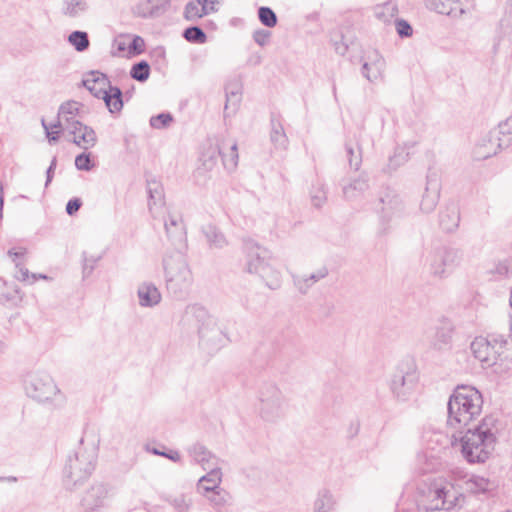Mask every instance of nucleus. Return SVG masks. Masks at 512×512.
Wrapping results in <instances>:
<instances>
[{"instance_id": "nucleus-23", "label": "nucleus", "mask_w": 512, "mask_h": 512, "mask_svg": "<svg viewBox=\"0 0 512 512\" xmlns=\"http://www.w3.org/2000/svg\"><path fill=\"white\" fill-rule=\"evenodd\" d=\"M167 236L173 244L182 246L186 240V232L183 220L179 215L169 214L164 223Z\"/></svg>"}, {"instance_id": "nucleus-16", "label": "nucleus", "mask_w": 512, "mask_h": 512, "mask_svg": "<svg viewBox=\"0 0 512 512\" xmlns=\"http://www.w3.org/2000/svg\"><path fill=\"white\" fill-rule=\"evenodd\" d=\"M385 68V59L379 54L378 51L373 50L368 52L365 56L361 72L369 82L373 83L384 78Z\"/></svg>"}, {"instance_id": "nucleus-8", "label": "nucleus", "mask_w": 512, "mask_h": 512, "mask_svg": "<svg viewBox=\"0 0 512 512\" xmlns=\"http://www.w3.org/2000/svg\"><path fill=\"white\" fill-rule=\"evenodd\" d=\"M83 85L96 98L103 99L111 113L123 108L122 91L110 84L108 77L98 71H91L83 80Z\"/></svg>"}, {"instance_id": "nucleus-54", "label": "nucleus", "mask_w": 512, "mask_h": 512, "mask_svg": "<svg viewBox=\"0 0 512 512\" xmlns=\"http://www.w3.org/2000/svg\"><path fill=\"white\" fill-rule=\"evenodd\" d=\"M501 28L504 33L512 35V4L506 9L505 16L501 20Z\"/></svg>"}, {"instance_id": "nucleus-64", "label": "nucleus", "mask_w": 512, "mask_h": 512, "mask_svg": "<svg viewBox=\"0 0 512 512\" xmlns=\"http://www.w3.org/2000/svg\"><path fill=\"white\" fill-rule=\"evenodd\" d=\"M3 205H4V200H3V189L2 187H0V220L2 219L3 217Z\"/></svg>"}, {"instance_id": "nucleus-21", "label": "nucleus", "mask_w": 512, "mask_h": 512, "mask_svg": "<svg viewBox=\"0 0 512 512\" xmlns=\"http://www.w3.org/2000/svg\"><path fill=\"white\" fill-rule=\"evenodd\" d=\"M218 0H195L190 1L184 8V18L187 21H196L205 15L215 12V5Z\"/></svg>"}, {"instance_id": "nucleus-4", "label": "nucleus", "mask_w": 512, "mask_h": 512, "mask_svg": "<svg viewBox=\"0 0 512 512\" xmlns=\"http://www.w3.org/2000/svg\"><path fill=\"white\" fill-rule=\"evenodd\" d=\"M418 490V505L426 511L450 510L456 505L454 489L441 479L428 477Z\"/></svg>"}, {"instance_id": "nucleus-34", "label": "nucleus", "mask_w": 512, "mask_h": 512, "mask_svg": "<svg viewBox=\"0 0 512 512\" xmlns=\"http://www.w3.org/2000/svg\"><path fill=\"white\" fill-rule=\"evenodd\" d=\"M459 3L456 0H429L428 7L435 12L443 15H452L455 11L459 10L462 14L463 9H459Z\"/></svg>"}, {"instance_id": "nucleus-62", "label": "nucleus", "mask_w": 512, "mask_h": 512, "mask_svg": "<svg viewBox=\"0 0 512 512\" xmlns=\"http://www.w3.org/2000/svg\"><path fill=\"white\" fill-rule=\"evenodd\" d=\"M175 505L177 506V508L179 509V511L183 512L185 510H187L189 508V504H187L185 502V499L184 498H181V499H176L175 500Z\"/></svg>"}, {"instance_id": "nucleus-31", "label": "nucleus", "mask_w": 512, "mask_h": 512, "mask_svg": "<svg viewBox=\"0 0 512 512\" xmlns=\"http://www.w3.org/2000/svg\"><path fill=\"white\" fill-rule=\"evenodd\" d=\"M207 474L202 476L198 481V490H202L203 493H208L210 490L220 488L222 481V471L219 466L210 468L207 470Z\"/></svg>"}, {"instance_id": "nucleus-45", "label": "nucleus", "mask_w": 512, "mask_h": 512, "mask_svg": "<svg viewBox=\"0 0 512 512\" xmlns=\"http://www.w3.org/2000/svg\"><path fill=\"white\" fill-rule=\"evenodd\" d=\"M148 193L150 197L149 207L150 210L152 209V204L157 205L158 203L161 204L163 202V190L160 184L156 181H150L148 182Z\"/></svg>"}, {"instance_id": "nucleus-41", "label": "nucleus", "mask_w": 512, "mask_h": 512, "mask_svg": "<svg viewBox=\"0 0 512 512\" xmlns=\"http://www.w3.org/2000/svg\"><path fill=\"white\" fill-rule=\"evenodd\" d=\"M375 14L378 19L388 22L398 14V7L394 2H386L376 8Z\"/></svg>"}, {"instance_id": "nucleus-26", "label": "nucleus", "mask_w": 512, "mask_h": 512, "mask_svg": "<svg viewBox=\"0 0 512 512\" xmlns=\"http://www.w3.org/2000/svg\"><path fill=\"white\" fill-rule=\"evenodd\" d=\"M368 188V176L362 173L350 183L343 186V196L346 200L353 201L361 197Z\"/></svg>"}, {"instance_id": "nucleus-15", "label": "nucleus", "mask_w": 512, "mask_h": 512, "mask_svg": "<svg viewBox=\"0 0 512 512\" xmlns=\"http://www.w3.org/2000/svg\"><path fill=\"white\" fill-rule=\"evenodd\" d=\"M228 150L225 151L224 143L221 146H218L217 149H214L211 154H203V157H207V159L203 160V165L206 169H212L216 164L217 157L216 152L222 156V161L227 170H234L238 164V149L237 143L232 142L228 145Z\"/></svg>"}, {"instance_id": "nucleus-50", "label": "nucleus", "mask_w": 512, "mask_h": 512, "mask_svg": "<svg viewBox=\"0 0 512 512\" xmlns=\"http://www.w3.org/2000/svg\"><path fill=\"white\" fill-rule=\"evenodd\" d=\"M470 489L475 492H485L489 490L490 482L483 477H474L469 481Z\"/></svg>"}, {"instance_id": "nucleus-60", "label": "nucleus", "mask_w": 512, "mask_h": 512, "mask_svg": "<svg viewBox=\"0 0 512 512\" xmlns=\"http://www.w3.org/2000/svg\"><path fill=\"white\" fill-rule=\"evenodd\" d=\"M56 163H57V159H56V157H54L51 161L50 166L47 169V172H46V184H45L46 186H48V184L51 182V180L53 178V173L56 168Z\"/></svg>"}, {"instance_id": "nucleus-43", "label": "nucleus", "mask_w": 512, "mask_h": 512, "mask_svg": "<svg viewBox=\"0 0 512 512\" xmlns=\"http://www.w3.org/2000/svg\"><path fill=\"white\" fill-rule=\"evenodd\" d=\"M150 66L146 61H140L132 66L130 76L140 82H144L149 78Z\"/></svg>"}, {"instance_id": "nucleus-29", "label": "nucleus", "mask_w": 512, "mask_h": 512, "mask_svg": "<svg viewBox=\"0 0 512 512\" xmlns=\"http://www.w3.org/2000/svg\"><path fill=\"white\" fill-rule=\"evenodd\" d=\"M328 274L326 268H322L315 273L310 275H293V283L298 291L302 294H306L308 290L319 280L325 278Z\"/></svg>"}, {"instance_id": "nucleus-13", "label": "nucleus", "mask_w": 512, "mask_h": 512, "mask_svg": "<svg viewBox=\"0 0 512 512\" xmlns=\"http://www.w3.org/2000/svg\"><path fill=\"white\" fill-rule=\"evenodd\" d=\"M511 140L512 115L499 124L497 132L489 133V142L491 143V148L484 153H482L481 150L478 151V156L481 158H489L491 156H494L503 148L508 147Z\"/></svg>"}, {"instance_id": "nucleus-12", "label": "nucleus", "mask_w": 512, "mask_h": 512, "mask_svg": "<svg viewBox=\"0 0 512 512\" xmlns=\"http://www.w3.org/2000/svg\"><path fill=\"white\" fill-rule=\"evenodd\" d=\"M112 496L111 487L103 483H95L83 495L81 506L85 512H96L104 508Z\"/></svg>"}, {"instance_id": "nucleus-3", "label": "nucleus", "mask_w": 512, "mask_h": 512, "mask_svg": "<svg viewBox=\"0 0 512 512\" xmlns=\"http://www.w3.org/2000/svg\"><path fill=\"white\" fill-rule=\"evenodd\" d=\"M507 346V339L503 335L491 334L487 337H476L470 344V350L482 368H490L494 373L501 375L512 368V360L506 355Z\"/></svg>"}, {"instance_id": "nucleus-2", "label": "nucleus", "mask_w": 512, "mask_h": 512, "mask_svg": "<svg viewBox=\"0 0 512 512\" xmlns=\"http://www.w3.org/2000/svg\"><path fill=\"white\" fill-rule=\"evenodd\" d=\"M447 406L448 425L455 429H462L480 416L483 398L476 388L461 385L455 388Z\"/></svg>"}, {"instance_id": "nucleus-49", "label": "nucleus", "mask_w": 512, "mask_h": 512, "mask_svg": "<svg viewBox=\"0 0 512 512\" xmlns=\"http://www.w3.org/2000/svg\"><path fill=\"white\" fill-rule=\"evenodd\" d=\"M75 166L81 171H90L94 167V163L90 158V153H81L75 158Z\"/></svg>"}, {"instance_id": "nucleus-40", "label": "nucleus", "mask_w": 512, "mask_h": 512, "mask_svg": "<svg viewBox=\"0 0 512 512\" xmlns=\"http://www.w3.org/2000/svg\"><path fill=\"white\" fill-rule=\"evenodd\" d=\"M69 43L78 51L83 52L89 47L88 34L83 31H74L68 37Z\"/></svg>"}, {"instance_id": "nucleus-27", "label": "nucleus", "mask_w": 512, "mask_h": 512, "mask_svg": "<svg viewBox=\"0 0 512 512\" xmlns=\"http://www.w3.org/2000/svg\"><path fill=\"white\" fill-rule=\"evenodd\" d=\"M460 223V212L456 205L446 206L439 215V225L445 232L455 231Z\"/></svg>"}, {"instance_id": "nucleus-51", "label": "nucleus", "mask_w": 512, "mask_h": 512, "mask_svg": "<svg viewBox=\"0 0 512 512\" xmlns=\"http://www.w3.org/2000/svg\"><path fill=\"white\" fill-rule=\"evenodd\" d=\"M395 27L400 37H410L413 33L411 25L404 19H397L395 21Z\"/></svg>"}, {"instance_id": "nucleus-11", "label": "nucleus", "mask_w": 512, "mask_h": 512, "mask_svg": "<svg viewBox=\"0 0 512 512\" xmlns=\"http://www.w3.org/2000/svg\"><path fill=\"white\" fill-rule=\"evenodd\" d=\"M461 260V252L449 247L436 248L426 258L431 274L436 277H444L447 272L457 267Z\"/></svg>"}, {"instance_id": "nucleus-10", "label": "nucleus", "mask_w": 512, "mask_h": 512, "mask_svg": "<svg viewBox=\"0 0 512 512\" xmlns=\"http://www.w3.org/2000/svg\"><path fill=\"white\" fill-rule=\"evenodd\" d=\"M259 401V416L266 422H276L287 413V400L282 391L275 385L264 387L260 392Z\"/></svg>"}, {"instance_id": "nucleus-58", "label": "nucleus", "mask_w": 512, "mask_h": 512, "mask_svg": "<svg viewBox=\"0 0 512 512\" xmlns=\"http://www.w3.org/2000/svg\"><path fill=\"white\" fill-rule=\"evenodd\" d=\"M82 205V202L78 198H74L68 201L66 205V212L68 215H73L76 213Z\"/></svg>"}, {"instance_id": "nucleus-17", "label": "nucleus", "mask_w": 512, "mask_h": 512, "mask_svg": "<svg viewBox=\"0 0 512 512\" xmlns=\"http://www.w3.org/2000/svg\"><path fill=\"white\" fill-rule=\"evenodd\" d=\"M70 136L71 141L78 147L88 150L97 143V136L93 128L83 124L81 121L64 129Z\"/></svg>"}, {"instance_id": "nucleus-33", "label": "nucleus", "mask_w": 512, "mask_h": 512, "mask_svg": "<svg viewBox=\"0 0 512 512\" xmlns=\"http://www.w3.org/2000/svg\"><path fill=\"white\" fill-rule=\"evenodd\" d=\"M336 500L333 494L326 489L319 491L314 502V512H334Z\"/></svg>"}, {"instance_id": "nucleus-22", "label": "nucleus", "mask_w": 512, "mask_h": 512, "mask_svg": "<svg viewBox=\"0 0 512 512\" xmlns=\"http://www.w3.org/2000/svg\"><path fill=\"white\" fill-rule=\"evenodd\" d=\"M187 451L193 461L201 465L203 470H208L213 468V466L216 467L220 465V459L200 443L191 445Z\"/></svg>"}, {"instance_id": "nucleus-37", "label": "nucleus", "mask_w": 512, "mask_h": 512, "mask_svg": "<svg viewBox=\"0 0 512 512\" xmlns=\"http://www.w3.org/2000/svg\"><path fill=\"white\" fill-rule=\"evenodd\" d=\"M203 232L210 247L223 248L227 244L225 236L215 226L207 225Z\"/></svg>"}, {"instance_id": "nucleus-1", "label": "nucleus", "mask_w": 512, "mask_h": 512, "mask_svg": "<svg viewBox=\"0 0 512 512\" xmlns=\"http://www.w3.org/2000/svg\"><path fill=\"white\" fill-rule=\"evenodd\" d=\"M498 432L497 420L487 416L460 438L462 456L469 463H484L495 449Z\"/></svg>"}, {"instance_id": "nucleus-18", "label": "nucleus", "mask_w": 512, "mask_h": 512, "mask_svg": "<svg viewBox=\"0 0 512 512\" xmlns=\"http://www.w3.org/2000/svg\"><path fill=\"white\" fill-rule=\"evenodd\" d=\"M170 0H143L135 7V13L142 18H158L169 11Z\"/></svg>"}, {"instance_id": "nucleus-35", "label": "nucleus", "mask_w": 512, "mask_h": 512, "mask_svg": "<svg viewBox=\"0 0 512 512\" xmlns=\"http://www.w3.org/2000/svg\"><path fill=\"white\" fill-rule=\"evenodd\" d=\"M203 494L207 497L210 504L217 509L229 505L231 501L230 493L222 488L210 490L208 493Z\"/></svg>"}, {"instance_id": "nucleus-14", "label": "nucleus", "mask_w": 512, "mask_h": 512, "mask_svg": "<svg viewBox=\"0 0 512 512\" xmlns=\"http://www.w3.org/2000/svg\"><path fill=\"white\" fill-rule=\"evenodd\" d=\"M417 377L414 371H397L391 380V390L400 401H406L413 392Z\"/></svg>"}, {"instance_id": "nucleus-30", "label": "nucleus", "mask_w": 512, "mask_h": 512, "mask_svg": "<svg viewBox=\"0 0 512 512\" xmlns=\"http://www.w3.org/2000/svg\"><path fill=\"white\" fill-rule=\"evenodd\" d=\"M81 104L77 101H68L63 103L58 111L59 119L64 121V129L68 128V126L75 125V123L80 122L78 119Z\"/></svg>"}, {"instance_id": "nucleus-63", "label": "nucleus", "mask_w": 512, "mask_h": 512, "mask_svg": "<svg viewBox=\"0 0 512 512\" xmlns=\"http://www.w3.org/2000/svg\"><path fill=\"white\" fill-rule=\"evenodd\" d=\"M50 130L52 131H55V130H63L64 131V121H62V119H59L57 120V122L51 126H49Z\"/></svg>"}, {"instance_id": "nucleus-20", "label": "nucleus", "mask_w": 512, "mask_h": 512, "mask_svg": "<svg viewBox=\"0 0 512 512\" xmlns=\"http://www.w3.org/2000/svg\"><path fill=\"white\" fill-rule=\"evenodd\" d=\"M440 195V185L436 178L428 175L426 178V187L422 199L420 201V209L422 212L428 214L436 208Z\"/></svg>"}, {"instance_id": "nucleus-61", "label": "nucleus", "mask_w": 512, "mask_h": 512, "mask_svg": "<svg viewBox=\"0 0 512 512\" xmlns=\"http://www.w3.org/2000/svg\"><path fill=\"white\" fill-rule=\"evenodd\" d=\"M163 457H166L175 463H180L182 461L180 453L176 450H170L169 452H166L163 454Z\"/></svg>"}, {"instance_id": "nucleus-46", "label": "nucleus", "mask_w": 512, "mask_h": 512, "mask_svg": "<svg viewBox=\"0 0 512 512\" xmlns=\"http://www.w3.org/2000/svg\"><path fill=\"white\" fill-rule=\"evenodd\" d=\"M173 117L170 113H161L150 118V125L155 129H163L170 125Z\"/></svg>"}, {"instance_id": "nucleus-9", "label": "nucleus", "mask_w": 512, "mask_h": 512, "mask_svg": "<svg viewBox=\"0 0 512 512\" xmlns=\"http://www.w3.org/2000/svg\"><path fill=\"white\" fill-rule=\"evenodd\" d=\"M24 390L28 397L47 403L61 397V391L53 378L44 371H33L24 378Z\"/></svg>"}, {"instance_id": "nucleus-7", "label": "nucleus", "mask_w": 512, "mask_h": 512, "mask_svg": "<svg viewBox=\"0 0 512 512\" xmlns=\"http://www.w3.org/2000/svg\"><path fill=\"white\" fill-rule=\"evenodd\" d=\"M167 290L176 297H182L193 283L192 272L184 255L176 251L163 260Z\"/></svg>"}, {"instance_id": "nucleus-48", "label": "nucleus", "mask_w": 512, "mask_h": 512, "mask_svg": "<svg viewBox=\"0 0 512 512\" xmlns=\"http://www.w3.org/2000/svg\"><path fill=\"white\" fill-rule=\"evenodd\" d=\"M346 152L348 162L351 168L358 170L362 163V156L360 150L355 151L352 146L346 145Z\"/></svg>"}, {"instance_id": "nucleus-47", "label": "nucleus", "mask_w": 512, "mask_h": 512, "mask_svg": "<svg viewBox=\"0 0 512 512\" xmlns=\"http://www.w3.org/2000/svg\"><path fill=\"white\" fill-rule=\"evenodd\" d=\"M326 191L322 185L314 186L311 190L313 206L319 208L326 202Z\"/></svg>"}, {"instance_id": "nucleus-6", "label": "nucleus", "mask_w": 512, "mask_h": 512, "mask_svg": "<svg viewBox=\"0 0 512 512\" xmlns=\"http://www.w3.org/2000/svg\"><path fill=\"white\" fill-rule=\"evenodd\" d=\"M199 323V345L208 354H215L227 343L226 334L218 326L217 319L211 316L208 311L199 305L189 308Z\"/></svg>"}, {"instance_id": "nucleus-25", "label": "nucleus", "mask_w": 512, "mask_h": 512, "mask_svg": "<svg viewBox=\"0 0 512 512\" xmlns=\"http://www.w3.org/2000/svg\"><path fill=\"white\" fill-rule=\"evenodd\" d=\"M453 330L452 323L449 320H443L435 329V334L431 341L432 346L437 350L449 348Z\"/></svg>"}, {"instance_id": "nucleus-24", "label": "nucleus", "mask_w": 512, "mask_h": 512, "mask_svg": "<svg viewBox=\"0 0 512 512\" xmlns=\"http://www.w3.org/2000/svg\"><path fill=\"white\" fill-rule=\"evenodd\" d=\"M273 260L271 253L262 247L252 246L249 248L247 254V271L249 273L257 274V270L254 268L265 267V264H269Z\"/></svg>"}, {"instance_id": "nucleus-52", "label": "nucleus", "mask_w": 512, "mask_h": 512, "mask_svg": "<svg viewBox=\"0 0 512 512\" xmlns=\"http://www.w3.org/2000/svg\"><path fill=\"white\" fill-rule=\"evenodd\" d=\"M145 43L143 38L140 36H134L130 44L128 45V51L130 54L139 55L144 51Z\"/></svg>"}, {"instance_id": "nucleus-55", "label": "nucleus", "mask_w": 512, "mask_h": 512, "mask_svg": "<svg viewBox=\"0 0 512 512\" xmlns=\"http://www.w3.org/2000/svg\"><path fill=\"white\" fill-rule=\"evenodd\" d=\"M490 148H491V143L489 142V134H488L487 137L483 138L482 141L476 146V148L474 150L475 158L478 160H484L485 158H481L478 156V151H480V149H481V152L484 153V152H487Z\"/></svg>"}, {"instance_id": "nucleus-39", "label": "nucleus", "mask_w": 512, "mask_h": 512, "mask_svg": "<svg viewBox=\"0 0 512 512\" xmlns=\"http://www.w3.org/2000/svg\"><path fill=\"white\" fill-rule=\"evenodd\" d=\"M241 101V89L238 85L234 88L226 89V103H225V112L231 110V113H235L238 108V105Z\"/></svg>"}, {"instance_id": "nucleus-19", "label": "nucleus", "mask_w": 512, "mask_h": 512, "mask_svg": "<svg viewBox=\"0 0 512 512\" xmlns=\"http://www.w3.org/2000/svg\"><path fill=\"white\" fill-rule=\"evenodd\" d=\"M380 202L382 203L381 218L384 221H392L402 215L404 206L397 194L387 192L380 198Z\"/></svg>"}, {"instance_id": "nucleus-5", "label": "nucleus", "mask_w": 512, "mask_h": 512, "mask_svg": "<svg viewBox=\"0 0 512 512\" xmlns=\"http://www.w3.org/2000/svg\"><path fill=\"white\" fill-rule=\"evenodd\" d=\"M96 463L94 449L79 447L67 457L63 469V483L66 489L75 490L93 473Z\"/></svg>"}, {"instance_id": "nucleus-42", "label": "nucleus", "mask_w": 512, "mask_h": 512, "mask_svg": "<svg viewBox=\"0 0 512 512\" xmlns=\"http://www.w3.org/2000/svg\"><path fill=\"white\" fill-rule=\"evenodd\" d=\"M186 41L196 44H204L207 41L205 32L198 26L188 27L183 32Z\"/></svg>"}, {"instance_id": "nucleus-32", "label": "nucleus", "mask_w": 512, "mask_h": 512, "mask_svg": "<svg viewBox=\"0 0 512 512\" xmlns=\"http://www.w3.org/2000/svg\"><path fill=\"white\" fill-rule=\"evenodd\" d=\"M257 275H259L270 289H278L281 286V273L275 268V260L265 264V267H257Z\"/></svg>"}, {"instance_id": "nucleus-53", "label": "nucleus", "mask_w": 512, "mask_h": 512, "mask_svg": "<svg viewBox=\"0 0 512 512\" xmlns=\"http://www.w3.org/2000/svg\"><path fill=\"white\" fill-rule=\"evenodd\" d=\"M501 28L504 33L512 35V4L506 9L505 16L501 20Z\"/></svg>"}, {"instance_id": "nucleus-28", "label": "nucleus", "mask_w": 512, "mask_h": 512, "mask_svg": "<svg viewBox=\"0 0 512 512\" xmlns=\"http://www.w3.org/2000/svg\"><path fill=\"white\" fill-rule=\"evenodd\" d=\"M139 304L142 307H153L161 301V294L158 288L152 283H143L138 291Z\"/></svg>"}, {"instance_id": "nucleus-57", "label": "nucleus", "mask_w": 512, "mask_h": 512, "mask_svg": "<svg viewBox=\"0 0 512 512\" xmlns=\"http://www.w3.org/2000/svg\"><path fill=\"white\" fill-rule=\"evenodd\" d=\"M41 124L46 132V136L50 143H56L59 139L60 130L50 131L49 126L46 124L45 120L42 119Z\"/></svg>"}, {"instance_id": "nucleus-59", "label": "nucleus", "mask_w": 512, "mask_h": 512, "mask_svg": "<svg viewBox=\"0 0 512 512\" xmlns=\"http://www.w3.org/2000/svg\"><path fill=\"white\" fill-rule=\"evenodd\" d=\"M30 277L32 278V280H31L32 283L37 279V275L36 274L30 275L29 270L27 268H24V267L19 268L18 275H17V278L19 280L28 281L30 279Z\"/></svg>"}, {"instance_id": "nucleus-36", "label": "nucleus", "mask_w": 512, "mask_h": 512, "mask_svg": "<svg viewBox=\"0 0 512 512\" xmlns=\"http://www.w3.org/2000/svg\"><path fill=\"white\" fill-rule=\"evenodd\" d=\"M88 9L86 0H64L62 11L68 17H78Z\"/></svg>"}, {"instance_id": "nucleus-38", "label": "nucleus", "mask_w": 512, "mask_h": 512, "mask_svg": "<svg viewBox=\"0 0 512 512\" xmlns=\"http://www.w3.org/2000/svg\"><path fill=\"white\" fill-rule=\"evenodd\" d=\"M272 130H271V141L278 148H285L287 145V136L285 134L284 128L282 124L275 119L271 120Z\"/></svg>"}, {"instance_id": "nucleus-56", "label": "nucleus", "mask_w": 512, "mask_h": 512, "mask_svg": "<svg viewBox=\"0 0 512 512\" xmlns=\"http://www.w3.org/2000/svg\"><path fill=\"white\" fill-rule=\"evenodd\" d=\"M270 36V32L266 30H258L253 34L254 41L260 46H264L267 44Z\"/></svg>"}, {"instance_id": "nucleus-44", "label": "nucleus", "mask_w": 512, "mask_h": 512, "mask_svg": "<svg viewBox=\"0 0 512 512\" xmlns=\"http://www.w3.org/2000/svg\"><path fill=\"white\" fill-rule=\"evenodd\" d=\"M258 17L260 22L268 28H272L277 24V16L269 7H260L258 9Z\"/></svg>"}]
</instances>
